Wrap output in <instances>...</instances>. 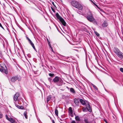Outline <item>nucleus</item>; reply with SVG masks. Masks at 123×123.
<instances>
[{
  "instance_id": "c85d7f7f",
  "label": "nucleus",
  "mask_w": 123,
  "mask_h": 123,
  "mask_svg": "<svg viewBox=\"0 0 123 123\" xmlns=\"http://www.w3.org/2000/svg\"><path fill=\"white\" fill-rule=\"evenodd\" d=\"M120 70L123 73V68H121L120 69Z\"/></svg>"
},
{
  "instance_id": "f257e3e1",
  "label": "nucleus",
  "mask_w": 123,
  "mask_h": 123,
  "mask_svg": "<svg viewBox=\"0 0 123 123\" xmlns=\"http://www.w3.org/2000/svg\"><path fill=\"white\" fill-rule=\"evenodd\" d=\"M53 81L57 85L59 86H61L63 84V80L60 77L56 76L53 80Z\"/></svg>"
},
{
  "instance_id": "2f4dec72",
  "label": "nucleus",
  "mask_w": 123,
  "mask_h": 123,
  "mask_svg": "<svg viewBox=\"0 0 123 123\" xmlns=\"http://www.w3.org/2000/svg\"><path fill=\"white\" fill-rule=\"evenodd\" d=\"M48 79L49 80L50 82L52 80V79L51 78H48Z\"/></svg>"
},
{
  "instance_id": "f03ea898",
  "label": "nucleus",
  "mask_w": 123,
  "mask_h": 123,
  "mask_svg": "<svg viewBox=\"0 0 123 123\" xmlns=\"http://www.w3.org/2000/svg\"><path fill=\"white\" fill-rule=\"evenodd\" d=\"M87 18L88 20L90 22H92L94 24H96V21L94 18L93 17L91 13L89 11H88L87 13Z\"/></svg>"
},
{
  "instance_id": "393cba45",
  "label": "nucleus",
  "mask_w": 123,
  "mask_h": 123,
  "mask_svg": "<svg viewBox=\"0 0 123 123\" xmlns=\"http://www.w3.org/2000/svg\"><path fill=\"white\" fill-rule=\"evenodd\" d=\"M3 116L2 113L1 111H0V118H2Z\"/></svg>"
},
{
  "instance_id": "aec40b11",
  "label": "nucleus",
  "mask_w": 123,
  "mask_h": 123,
  "mask_svg": "<svg viewBox=\"0 0 123 123\" xmlns=\"http://www.w3.org/2000/svg\"><path fill=\"white\" fill-rule=\"evenodd\" d=\"M107 23L105 22H104L102 24V26L104 27H106L107 26Z\"/></svg>"
},
{
  "instance_id": "20e7f679",
  "label": "nucleus",
  "mask_w": 123,
  "mask_h": 123,
  "mask_svg": "<svg viewBox=\"0 0 123 123\" xmlns=\"http://www.w3.org/2000/svg\"><path fill=\"white\" fill-rule=\"evenodd\" d=\"M56 18L58 19H59L62 24L64 26H65L66 23L64 19L61 17L60 16L58 13H56Z\"/></svg>"
},
{
  "instance_id": "dca6fc26",
  "label": "nucleus",
  "mask_w": 123,
  "mask_h": 123,
  "mask_svg": "<svg viewBox=\"0 0 123 123\" xmlns=\"http://www.w3.org/2000/svg\"><path fill=\"white\" fill-rule=\"evenodd\" d=\"M80 101L81 103L83 105H85L86 103L82 99L80 100Z\"/></svg>"
},
{
  "instance_id": "e433bc0d",
  "label": "nucleus",
  "mask_w": 123,
  "mask_h": 123,
  "mask_svg": "<svg viewBox=\"0 0 123 123\" xmlns=\"http://www.w3.org/2000/svg\"><path fill=\"white\" fill-rule=\"evenodd\" d=\"M71 123H76L74 121H73L71 122Z\"/></svg>"
},
{
  "instance_id": "bb28decb",
  "label": "nucleus",
  "mask_w": 123,
  "mask_h": 123,
  "mask_svg": "<svg viewBox=\"0 0 123 123\" xmlns=\"http://www.w3.org/2000/svg\"><path fill=\"white\" fill-rule=\"evenodd\" d=\"M24 116H25V118L26 119H27V115H26V113H24Z\"/></svg>"
},
{
  "instance_id": "79ce46f5",
  "label": "nucleus",
  "mask_w": 123,
  "mask_h": 123,
  "mask_svg": "<svg viewBox=\"0 0 123 123\" xmlns=\"http://www.w3.org/2000/svg\"><path fill=\"white\" fill-rule=\"evenodd\" d=\"M113 80L114 81H115V82H116V81L115 80H114H114Z\"/></svg>"
},
{
  "instance_id": "4be33fe9",
  "label": "nucleus",
  "mask_w": 123,
  "mask_h": 123,
  "mask_svg": "<svg viewBox=\"0 0 123 123\" xmlns=\"http://www.w3.org/2000/svg\"><path fill=\"white\" fill-rule=\"evenodd\" d=\"M49 75L52 78L54 77L55 76L54 74H53L49 73Z\"/></svg>"
},
{
  "instance_id": "f8f14e48",
  "label": "nucleus",
  "mask_w": 123,
  "mask_h": 123,
  "mask_svg": "<svg viewBox=\"0 0 123 123\" xmlns=\"http://www.w3.org/2000/svg\"><path fill=\"white\" fill-rule=\"evenodd\" d=\"M29 43L31 45L32 47L36 51V49L35 48V47L34 45V44H33V43H32V41L31 40H30V41L29 42Z\"/></svg>"
},
{
  "instance_id": "7ed1b4c3",
  "label": "nucleus",
  "mask_w": 123,
  "mask_h": 123,
  "mask_svg": "<svg viewBox=\"0 0 123 123\" xmlns=\"http://www.w3.org/2000/svg\"><path fill=\"white\" fill-rule=\"evenodd\" d=\"M72 5L80 10H81L83 8L82 5L78 2L75 1H73L71 2Z\"/></svg>"
},
{
  "instance_id": "72a5a7b5",
  "label": "nucleus",
  "mask_w": 123,
  "mask_h": 123,
  "mask_svg": "<svg viewBox=\"0 0 123 123\" xmlns=\"http://www.w3.org/2000/svg\"><path fill=\"white\" fill-rule=\"evenodd\" d=\"M99 9H100V8L96 4H94Z\"/></svg>"
},
{
  "instance_id": "a878e982",
  "label": "nucleus",
  "mask_w": 123,
  "mask_h": 123,
  "mask_svg": "<svg viewBox=\"0 0 123 123\" xmlns=\"http://www.w3.org/2000/svg\"><path fill=\"white\" fill-rule=\"evenodd\" d=\"M87 108H83V111L84 112H85L87 110Z\"/></svg>"
},
{
  "instance_id": "1a4fd4ad",
  "label": "nucleus",
  "mask_w": 123,
  "mask_h": 123,
  "mask_svg": "<svg viewBox=\"0 0 123 123\" xmlns=\"http://www.w3.org/2000/svg\"><path fill=\"white\" fill-rule=\"evenodd\" d=\"M14 103L15 104V106L18 108L21 109H23V107L22 106L18 105H17V104H18L17 102H14Z\"/></svg>"
},
{
  "instance_id": "7c9ffc66",
  "label": "nucleus",
  "mask_w": 123,
  "mask_h": 123,
  "mask_svg": "<svg viewBox=\"0 0 123 123\" xmlns=\"http://www.w3.org/2000/svg\"><path fill=\"white\" fill-rule=\"evenodd\" d=\"M51 9L52 10V11L54 12H55V10L53 9L52 7H51Z\"/></svg>"
},
{
  "instance_id": "4c0bfd02",
  "label": "nucleus",
  "mask_w": 123,
  "mask_h": 123,
  "mask_svg": "<svg viewBox=\"0 0 123 123\" xmlns=\"http://www.w3.org/2000/svg\"><path fill=\"white\" fill-rule=\"evenodd\" d=\"M49 44V47H50V48H52L51 46V44H50V43L49 44Z\"/></svg>"
},
{
  "instance_id": "a19ab883",
  "label": "nucleus",
  "mask_w": 123,
  "mask_h": 123,
  "mask_svg": "<svg viewBox=\"0 0 123 123\" xmlns=\"http://www.w3.org/2000/svg\"><path fill=\"white\" fill-rule=\"evenodd\" d=\"M51 48V50H52V51H53V49H52V48Z\"/></svg>"
},
{
  "instance_id": "9d476101",
  "label": "nucleus",
  "mask_w": 123,
  "mask_h": 123,
  "mask_svg": "<svg viewBox=\"0 0 123 123\" xmlns=\"http://www.w3.org/2000/svg\"><path fill=\"white\" fill-rule=\"evenodd\" d=\"M117 55L118 56L121 58H123V53L121 52L120 51Z\"/></svg>"
},
{
  "instance_id": "39448f33",
  "label": "nucleus",
  "mask_w": 123,
  "mask_h": 123,
  "mask_svg": "<svg viewBox=\"0 0 123 123\" xmlns=\"http://www.w3.org/2000/svg\"><path fill=\"white\" fill-rule=\"evenodd\" d=\"M0 71L2 72H3L6 74L8 73L7 68L5 65H4L3 67L1 66V68H0Z\"/></svg>"
},
{
  "instance_id": "473e14b6",
  "label": "nucleus",
  "mask_w": 123,
  "mask_h": 123,
  "mask_svg": "<svg viewBox=\"0 0 123 123\" xmlns=\"http://www.w3.org/2000/svg\"><path fill=\"white\" fill-rule=\"evenodd\" d=\"M52 4L55 7L56 6L54 4V2H52Z\"/></svg>"
},
{
  "instance_id": "0eeeda50",
  "label": "nucleus",
  "mask_w": 123,
  "mask_h": 123,
  "mask_svg": "<svg viewBox=\"0 0 123 123\" xmlns=\"http://www.w3.org/2000/svg\"><path fill=\"white\" fill-rule=\"evenodd\" d=\"M18 78L17 76H15L12 77L11 79V81L12 82H14L18 80Z\"/></svg>"
},
{
  "instance_id": "b1692460",
  "label": "nucleus",
  "mask_w": 123,
  "mask_h": 123,
  "mask_svg": "<svg viewBox=\"0 0 123 123\" xmlns=\"http://www.w3.org/2000/svg\"><path fill=\"white\" fill-rule=\"evenodd\" d=\"M84 121L86 123H89L87 119H85Z\"/></svg>"
},
{
  "instance_id": "423d86ee",
  "label": "nucleus",
  "mask_w": 123,
  "mask_h": 123,
  "mask_svg": "<svg viewBox=\"0 0 123 123\" xmlns=\"http://www.w3.org/2000/svg\"><path fill=\"white\" fill-rule=\"evenodd\" d=\"M19 96V94L18 93H16L14 95V102H17L18 103V104H20L19 103L18 100V97Z\"/></svg>"
},
{
  "instance_id": "c756f323",
  "label": "nucleus",
  "mask_w": 123,
  "mask_h": 123,
  "mask_svg": "<svg viewBox=\"0 0 123 123\" xmlns=\"http://www.w3.org/2000/svg\"><path fill=\"white\" fill-rule=\"evenodd\" d=\"M26 38L28 40V42H29V41H30V40H31L28 37H26Z\"/></svg>"
},
{
  "instance_id": "cd10ccee",
  "label": "nucleus",
  "mask_w": 123,
  "mask_h": 123,
  "mask_svg": "<svg viewBox=\"0 0 123 123\" xmlns=\"http://www.w3.org/2000/svg\"><path fill=\"white\" fill-rule=\"evenodd\" d=\"M95 33L96 34V35L97 36H99V34L97 32H95Z\"/></svg>"
},
{
  "instance_id": "6e6552de",
  "label": "nucleus",
  "mask_w": 123,
  "mask_h": 123,
  "mask_svg": "<svg viewBox=\"0 0 123 123\" xmlns=\"http://www.w3.org/2000/svg\"><path fill=\"white\" fill-rule=\"evenodd\" d=\"M86 108L87 110L89 112H91L92 111L91 108L90 107L89 104H87L86 105Z\"/></svg>"
},
{
  "instance_id": "c9c22d12",
  "label": "nucleus",
  "mask_w": 123,
  "mask_h": 123,
  "mask_svg": "<svg viewBox=\"0 0 123 123\" xmlns=\"http://www.w3.org/2000/svg\"><path fill=\"white\" fill-rule=\"evenodd\" d=\"M47 42H48V44H49L50 43V41H49V40H48V39H47Z\"/></svg>"
},
{
  "instance_id": "2eb2a0df",
  "label": "nucleus",
  "mask_w": 123,
  "mask_h": 123,
  "mask_svg": "<svg viewBox=\"0 0 123 123\" xmlns=\"http://www.w3.org/2000/svg\"><path fill=\"white\" fill-rule=\"evenodd\" d=\"M57 107H56L55 108V114L57 116H58V111L57 109Z\"/></svg>"
},
{
  "instance_id": "ea45409f",
  "label": "nucleus",
  "mask_w": 123,
  "mask_h": 123,
  "mask_svg": "<svg viewBox=\"0 0 123 123\" xmlns=\"http://www.w3.org/2000/svg\"><path fill=\"white\" fill-rule=\"evenodd\" d=\"M105 122L106 123H108V122H107V121H106V120H105Z\"/></svg>"
},
{
  "instance_id": "5701e85b",
  "label": "nucleus",
  "mask_w": 123,
  "mask_h": 123,
  "mask_svg": "<svg viewBox=\"0 0 123 123\" xmlns=\"http://www.w3.org/2000/svg\"><path fill=\"white\" fill-rule=\"evenodd\" d=\"M92 86L95 89L97 90V88L94 85L92 84Z\"/></svg>"
},
{
  "instance_id": "f704fd0d",
  "label": "nucleus",
  "mask_w": 123,
  "mask_h": 123,
  "mask_svg": "<svg viewBox=\"0 0 123 123\" xmlns=\"http://www.w3.org/2000/svg\"><path fill=\"white\" fill-rule=\"evenodd\" d=\"M0 27H1V28H2L3 29H4V28L3 27V26H2L1 25V24L0 23Z\"/></svg>"
},
{
  "instance_id": "4468645a",
  "label": "nucleus",
  "mask_w": 123,
  "mask_h": 123,
  "mask_svg": "<svg viewBox=\"0 0 123 123\" xmlns=\"http://www.w3.org/2000/svg\"><path fill=\"white\" fill-rule=\"evenodd\" d=\"M51 98V96L50 95H49L47 97V98L46 100V102L47 103H48V102L50 100Z\"/></svg>"
},
{
  "instance_id": "ddd939ff",
  "label": "nucleus",
  "mask_w": 123,
  "mask_h": 123,
  "mask_svg": "<svg viewBox=\"0 0 123 123\" xmlns=\"http://www.w3.org/2000/svg\"><path fill=\"white\" fill-rule=\"evenodd\" d=\"M6 119L9 120V121H11L12 122H13V120L11 118H9L8 117V116L7 115H6Z\"/></svg>"
},
{
  "instance_id": "58836bf2",
  "label": "nucleus",
  "mask_w": 123,
  "mask_h": 123,
  "mask_svg": "<svg viewBox=\"0 0 123 123\" xmlns=\"http://www.w3.org/2000/svg\"><path fill=\"white\" fill-rule=\"evenodd\" d=\"M52 121L53 122V123H55V122L53 120H52Z\"/></svg>"
},
{
  "instance_id": "f3484780",
  "label": "nucleus",
  "mask_w": 123,
  "mask_h": 123,
  "mask_svg": "<svg viewBox=\"0 0 123 123\" xmlns=\"http://www.w3.org/2000/svg\"><path fill=\"white\" fill-rule=\"evenodd\" d=\"M69 110V112L71 113V114H72L73 113V111L72 110V108L71 107H69L68 109Z\"/></svg>"
},
{
  "instance_id": "412c9836",
  "label": "nucleus",
  "mask_w": 123,
  "mask_h": 123,
  "mask_svg": "<svg viewBox=\"0 0 123 123\" xmlns=\"http://www.w3.org/2000/svg\"><path fill=\"white\" fill-rule=\"evenodd\" d=\"M75 118L76 121H80V118L78 116L75 117Z\"/></svg>"
},
{
  "instance_id": "6ab92c4d",
  "label": "nucleus",
  "mask_w": 123,
  "mask_h": 123,
  "mask_svg": "<svg viewBox=\"0 0 123 123\" xmlns=\"http://www.w3.org/2000/svg\"><path fill=\"white\" fill-rule=\"evenodd\" d=\"M70 91L71 92L73 93H74L75 92V91L74 89L72 88H71L70 89Z\"/></svg>"
},
{
  "instance_id": "a211bd4d",
  "label": "nucleus",
  "mask_w": 123,
  "mask_h": 123,
  "mask_svg": "<svg viewBox=\"0 0 123 123\" xmlns=\"http://www.w3.org/2000/svg\"><path fill=\"white\" fill-rule=\"evenodd\" d=\"M74 103L76 105L78 104L79 103V101L76 98H75L74 99Z\"/></svg>"
},
{
  "instance_id": "9b49d317",
  "label": "nucleus",
  "mask_w": 123,
  "mask_h": 123,
  "mask_svg": "<svg viewBox=\"0 0 123 123\" xmlns=\"http://www.w3.org/2000/svg\"><path fill=\"white\" fill-rule=\"evenodd\" d=\"M114 51L115 53L117 55L120 51L118 49L115 48H114Z\"/></svg>"
}]
</instances>
